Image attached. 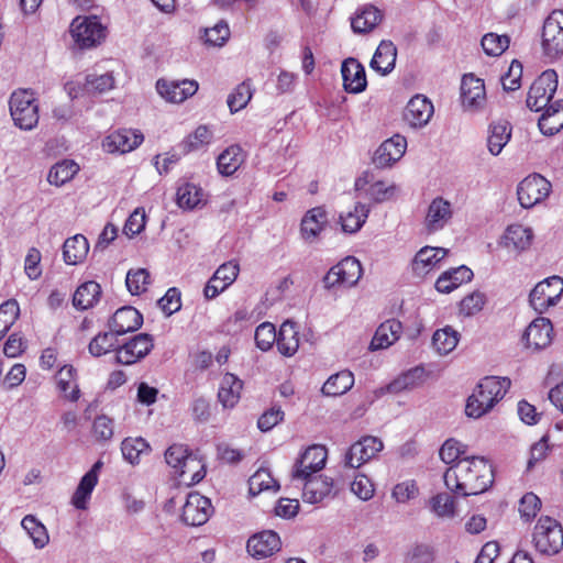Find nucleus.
I'll return each mask as SVG.
<instances>
[{
  "mask_svg": "<svg viewBox=\"0 0 563 563\" xmlns=\"http://www.w3.org/2000/svg\"><path fill=\"white\" fill-rule=\"evenodd\" d=\"M277 349L284 356H292L299 347V332L292 321H285L277 334Z\"/></svg>",
  "mask_w": 563,
  "mask_h": 563,
  "instance_id": "obj_35",
  "label": "nucleus"
},
{
  "mask_svg": "<svg viewBox=\"0 0 563 563\" xmlns=\"http://www.w3.org/2000/svg\"><path fill=\"white\" fill-rule=\"evenodd\" d=\"M343 87L350 93H360L367 87L364 66L353 57L346 58L341 66Z\"/></svg>",
  "mask_w": 563,
  "mask_h": 563,
  "instance_id": "obj_21",
  "label": "nucleus"
},
{
  "mask_svg": "<svg viewBox=\"0 0 563 563\" xmlns=\"http://www.w3.org/2000/svg\"><path fill=\"white\" fill-rule=\"evenodd\" d=\"M114 87V78L112 74L106 73L102 75H87L85 81V89L88 92L103 93Z\"/></svg>",
  "mask_w": 563,
  "mask_h": 563,
  "instance_id": "obj_60",
  "label": "nucleus"
},
{
  "mask_svg": "<svg viewBox=\"0 0 563 563\" xmlns=\"http://www.w3.org/2000/svg\"><path fill=\"white\" fill-rule=\"evenodd\" d=\"M383 448L384 445L380 439L372 435L364 437L352 444L346 452L345 465L352 468H358L380 452Z\"/></svg>",
  "mask_w": 563,
  "mask_h": 563,
  "instance_id": "obj_15",
  "label": "nucleus"
},
{
  "mask_svg": "<svg viewBox=\"0 0 563 563\" xmlns=\"http://www.w3.org/2000/svg\"><path fill=\"white\" fill-rule=\"evenodd\" d=\"M69 31L79 48L93 47L106 37V27L96 15L75 18Z\"/></svg>",
  "mask_w": 563,
  "mask_h": 563,
  "instance_id": "obj_5",
  "label": "nucleus"
},
{
  "mask_svg": "<svg viewBox=\"0 0 563 563\" xmlns=\"http://www.w3.org/2000/svg\"><path fill=\"white\" fill-rule=\"evenodd\" d=\"M563 291V279L559 276L549 277L538 283L531 290L529 301L531 307L539 313L555 306Z\"/></svg>",
  "mask_w": 563,
  "mask_h": 563,
  "instance_id": "obj_10",
  "label": "nucleus"
},
{
  "mask_svg": "<svg viewBox=\"0 0 563 563\" xmlns=\"http://www.w3.org/2000/svg\"><path fill=\"white\" fill-rule=\"evenodd\" d=\"M421 374L422 371L420 368L410 369L393 380L387 386V390L393 394H398L404 390L412 389L418 385V379L421 377Z\"/></svg>",
  "mask_w": 563,
  "mask_h": 563,
  "instance_id": "obj_57",
  "label": "nucleus"
},
{
  "mask_svg": "<svg viewBox=\"0 0 563 563\" xmlns=\"http://www.w3.org/2000/svg\"><path fill=\"white\" fill-rule=\"evenodd\" d=\"M511 382L508 377L486 376L476 385L468 396L465 413L472 418H481L489 412L504 398Z\"/></svg>",
  "mask_w": 563,
  "mask_h": 563,
  "instance_id": "obj_2",
  "label": "nucleus"
},
{
  "mask_svg": "<svg viewBox=\"0 0 563 563\" xmlns=\"http://www.w3.org/2000/svg\"><path fill=\"white\" fill-rule=\"evenodd\" d=\"M302 499L306 503L317 504L329 496L332 487V478L316 476L314 474L307 476L303 481Z\"/></svg>",
  "mask_w": 563,
  "mask_h": 563,
  "instance_id": "obj_26",
  "label": "nucleus"
},
{
  "mask_svg": "<svg viewBox=\"0 0 563 563\" xmlns=\"http://www.w3.org/2000/svg\"><path fill=\"white\" fill-rule=\"evenodd\" d=\"M550 191V181L539 174H532L519 183L518 201L522 208L529 209L544 200Z\"/></svg>",
  "mask_w": 563,
  "mask_h": 563,
  "instance_id": "obj_11",
  "label": "nucleus"
},
{
  "mask_svg": "<svg viewBox=\"0 0 563 563\" xmlns=\"http://www.w3.org/2000/svg\"><path fill=\"white\" fill-rule=\"evenodd\" d=\"M397 48L391 41H382L369 63L372 69L382 75H388L395 68Z\"/></svg>",
  "mask_w": 563,
  "mask_h": 563,
  "instance_id": "obj_28",
  "label": "nucleus"
},
{
  "mask_svg": "<svg viewBox=\"0 0 563 563\" xmlns=\"http://www.w3.org/2000/svg\"><path fill=\"white\" fill-rule=\"evenodd\" d=\"M484 81L473 74L464 75L461 82V99L465 108L476 109L485 101Z\"/></svg>",
  "mask_w": 563,
  "mask_h": 563,
  "instance_id": "obj_25",
  "label": "nucleus"
},
{
  "mask_svg": "<svg viewBox=\"0 0 563 563\" xmlns=\"http://www.w3.org/2000/svg\"><path fill=\"white\" fill-rule=\"evenodd\" d=\"M362 265L354 256H347L340 263L332 266L323 277L324 288L332 289L334 287H353L362 277Z\"/></svg>",
  "mask_w": 563,
  "mask_h": 563,
  "instance_id": "obj_7",
  "label": "nucleus"
},
{
  "mask_svg": "<svg viewBox=\"0 0 563 563\" xmlns=\"http://www.w3.org/2000/svg\"><path fill=\"white\" fill-rule=\"evenodd\" d=\"M101 295V287L98 283L90 280L80 285L73 297V305L80 310L91 308L98 302Z\"/></svg>",
  "mask_w": 563,
  "mask_h": 563,
  "instance_id": "obj_41",
  "label": "nucleus"
},
{
  "mask_svg": "<svg viewBox=\"0 0 563 563\" xmlns=\"http://www.w3.org/2000/svg\"><path fill=\"white\" fill-rule=\"evenodd\" d=\"M511 137V125L506 120L493 122L488 128L487 147L492 155L500 154Z\"/></svg>",
  "mask_w": 563,
  "mask_h": 563,
  "instance_id": "obj_32",
  "label": "nucleus"
},
{
  "mask_svg": "<svg viewBox=\"0 0 563 563\" xmlns=\"http://www.w3.org/2000/svg\"><path fill=\"white\" fill-rule=\"evenodd\" d=\"M249 486L250 494L254 496L264 490L273 489L274 492H277L279 489L277 481L274 479L271 473L264 468L258 470L250 477Z\"/></svg>",
  "mask_w": 563,
  "mask_h": 563,
  "instance_id": "obj_52",
  "label": "nucleus"
},
{
  "mask_svg": "<svg viewBox=\"0 0 563 563\" xmlns=\"http://www.w3.org/2000/svg\"><path fill=\"white\" fill-rule=\"evenodd\" d=\"M143 316L131 306L119 308L109 321V330L117 335L134 332L141 328Z\"/></svg>",
  "mask_w": 563,
  "mask_h": 563,
  "instance_id": "obj_24",
  "label": "nucleus"
},
{
  "mask_svg": "<svg viewBox=\"0 0 563 563\" xmlns=\"http://www.w3.org/2000/svg\"><path fill=\"white\" fill-rule=\"evenodd\" d=\"M243 162L244 155L241 146L231 145L218 156V170L221 175L231 176L239 169Z\"/></svg>",
  "mask_w": 563,
  "mask_h": 563,
  "instance_id": "obj_40",
  "label": "nucleus"
},
{
  "mask_svg": "<svg viewBox=\"0 0 563 563\" xmlns=\"http://www.w3.org/2000/svg\"><path fill=\"white\" fill-rule=\"evenodd\" d=\"M382 19L383 13L376 7L367 4L358 9L351 18V27L354 33L366 34L373 31Z\"/></svg>",
  "mask_w": 563,
  "mask_h": 563,
  "instance_id": "obj_29",
  "label": "nucleus"
},
{
  "mask_svg": "<svg viewBox=\"0 0 563 563\" xmlns=\"http://www.w3.org/2000/svg\"><path fill=\"white\" fill-rule=\"evenodd\" d=\"M75 376L76 368L71 365L63 366L57 374L58 390L70 401H77L80 397V390Z\"/></svg>",
  "mask_w": 563,
  "mask_h": 563,
  "instance_id": "obj_43",
  "label": "nucleus"
},
{
  "mask_svg": "<svg viewBox=\"0 0 563 563\" xmlns=\"http://www.w3.org/2000/svg\"><path fill=\"white\" fill-rule=\"evenodd\" d=\"M542 48L547 57L556 59L563 55V10H553L542 30Z\"/></svg>",
  "mask_w": 563,
  "mask_h": 563,
  "instance_id": "obj_9",
  "label": "nucleus"
},
{
  "mask_svg": "<svg viewBox=\"0 0 563 563\" xmlns=\"http://www.w3.org/2000/svg\"><path fill=\"white\" fill-rule=\"evenodd\" d=\"M543 110L538 121L539 129L544 135H553L563 128V100H556Z\"/></svg>",
  "mask_w": 563,
  "mask_h": 563,
  "instance_id": "obj_30",
  "label": "nucleus"
},
{
  "mask_svg": "<svg viewBox=\"0 0 563 563\" xmlns=\"http://www.w3.org/2000/svg\"><path fill=\"white\" fill-rule=\"evenodd\" d=\"M536 549L548 555L558 554L563 549V528L549 516L541 517L533 533Z\"/></svg>",
  "mask_w": 563,
  "mask_h": 563,
  "instance_id": "obj_3",
  "label": "nucleus"
},
{
  "mask_svg": "<svg viewBox=\"0 0 563 563\" xmlns=\"http://www.w3.org/2000/svg\"><path fill=\"white\" fill-rule=\"evenodd\" d=\"M154 347L151 334L140 333L121 346H118L115 362L122 365H131L144 358Z\"/></svg>",
  "mask_w": 563,
  "mask_h": 563,
  "instance_id": "obj_13",
  "label": "nucleus"
},
{
  "mask_svg": "<svg viewBox=\"0 0 563 563\" xmlns=\"http://www.w3.org/2000/svg\"><path fill=\"white\" fill-rule=\"evenodd\" d=\"M97 484L98 476L92 473H86L81 477L71 497V504L75 506V508L81 510L87 508V503L90 499L91 493Z\"/></svg>",
  "mask_w": 563,
  "mask_h": 563,
  "instance_id": "obj_45",
  "label": "nucleus"
},
{
  "mask_svg": "<svg viewBox=\"0 0 563 563\" xmlns=\"http://www.w3.org/2000/svg\"><path fill=\"white\" fill-rule=\"evenodd\" d=\"M251 86L247 81H243L228 96V106L231 113H235L247 106L252 98Z\"/></svg>",
  "mask_w": 563,
  "mask_h": 563,
  "instance_id": "obj_53",
  "label": "nucleus"
},
{
  "mask_svg": "<svg viewBox=\"0 0 563 563\" xmlns=\"http://www.w3.org/2000/svg\"><path fill=\"white\" fill-rule=\"evenodd\" d=\"M21 525L37 549H42L48 543L49 538L46 528L34 516H25Z\"/></svg>",
  "mask_w": 563,
  "mask_h": 563,
  "instance_id": "obj_51",
  "label": "nucleus"
},
{
  "mask_svg": "<svg viewBox=\"0 0 563 563\" xmlns=\"http://www.w3.org/2000/svg\"><path fill=\"white\" fill-rule=\"evenodd\" d=\"M212 512L210 499L199 493H190L183 506L181 520L191 527L205 525Z\"/></svg>",
  "mask_w": 563,
  "mask_h": 563,
  "instance_id": "obj_14",
  "label": "nucleus"
},
{
  "mask_svg": "<svg viewBox=\"0 0 563 563\" xmlns=\"http://www.w3.org/2000/svg\"><path fill=\"white\" fill-rule=\"evenodd\" d=\"M473 272L462 265L456 268L444 272L435 282V288L438 291L449 294L461 284L472 280Z\"/></svg>",
  "mask_w": 563,
  "mask_h": 563,
  "instance_id": "obj_34",
  "label": "nucleus"
},
{
  "mask_svg": "<svg viewBox=\"0 0 563 563\" xmlns=\"http://www.w3.org/2000/svg\"><path fill=\"white\" fill-rule=\"evenodd\" d=\"M354 385V375L350 371H341L331 375L323 384L321 391L324 396L336 397L349 391Z\"/></svg>",
  "mask_w": 563,
  "mask_h": 563,
  "instance_id": "obj_39",
  "label": "nucleus"
},
{
  "mask_svg": "<svg viewBox=\"0 0 563 563\" xmlns=\"http://www.w3.org/2000/svg\"><path fill=\"white\" fill-rule=\"evenodd\" d=\"M552 333L553 327L550 319L539 317L528 325L522 335V340L527 346L541 350L551 343Z\"/></svg>",
  "mask_w": 563,
  "mask_h": 563,
  "instance_id": "obj_22",
  "label": "nucleus"
},
{
  "mask_svg": "<svg viewBox=\"0 0 563 563\" xmlns=\"http://www.w3.org/2000/svg\"><path fill=\"white\" fill-rule=\"evenodd\" d=\"M158 306L166 316H172L181 308L180 291L176 287L169 288L158 300Z\"/></svg>",
  "mask_w": 563,
  "mask_h": 563,
  "instance_id": "obj_63",
  "label": "nucleus"
},
{
  "mask_svg": "<svg viewBox=\"0 0 563 563\" xmlns=\"http://www.w3.org/2000/svg\"><path fill=\"white\" fill-rule=\"evenodd\" d=\"M277 334L275 327L269 322H263L255 330V343L262 351H268L275 342H277Z\"/></svg>",
  "mask_w": 563,
  "mask_h": 563,
  "instance_id": "obj_59",
  "label": "nucleus"
},
{
  "mask_svg": "<svg viewBox=\"0 0 563 563\" xmlns=\"http://www.w3.org/2000/svg\"><path fill=\"white\" fill-rule=\"evenodd\" d=\"M202 189L194 184L186 183L177 189V205L183 209L191 210L202 201Z\"/></svg>",
  "mask_w": 563,
  "mask_h": 563,
  "instance_id": "obj_48",
  "label": "nucleus"
},
{
  "mask_svg": "<svg viewBox=\"0 0 563 563\" xmlns=\"http://www.w3.org/2000/svg\"><path fill=\"white\" fill-rule=\"evenodd\" d=\"M166 463L175 470L180 482H186L185 467L200 466V468L190 476L189 484H198L206 476L205 465L189 453L187 446L183 444H173L165 452Z\"/></svg>",
  "mask_w": 563,
  "mask_h": 563,
  "instance_id": "obj_6",
  "label": "nucleus"
},
{
  "mask_svg": "<svg viewBox=\"0 0 563 563\" xmlns=\"http://www.w3.org/2000/svg\"><path fill=\"white\" fill-rule=\"evenodd\" d=\"M532 239L533 232L530 228H526L521 224H512L506 229L504 244L508 249L520 252L531 245Z\"/></svg>",
  "mask_w": 563,
  "mask_h": 563,
  "instance_id": "obj_38",
  "label": "nucleus"
},
{
  "mask_svg": "<svg viewBox=\"0 0 563 563\" xmlns=\"http://www.w3.org/2000/svg\"><path fill=\"white\" fill-rule=\"evenodd\" d=\"M89 251L87 239L82 234L68 238L63 245V257L66 264L77 265L81 263Z\"/></svg>",
  "mask_w": 563,
  "mask_h": 563,
  "instance_id": "obj_37",
  "label": "nucleus"
},
{
  "mask_svg": "<svg viewBox=\"0 0 563 563\" xmlns=\"http://www.w3.org/2000/svg\"><path fill=\"white\" fill-rule=\"evenodd\" d=\"M230 37V29L227 22L219 21L214 26L207 27L203 33V41L211 46H222Z\"/></svg>",
  "mask_w": 563,
  "mask_h": 563,
  "instance_id": "obj_58",
  "label": "nucleus"
},
{
  "mask_svg": "<svg viewBox=\"0 0 563 563\" xmlns=\"http://www.w3.org/2000/svg\"><path fill=\"white\" fill-rule=\"evenodd\" d=\"M79 166L70 159L56 163L48 172L47 181L54 186H63L78 173Z\"/></svg>",
  "mask_w": 563,
  "mask_h": 563,
  "instance_id": "obj_44",
  "label": "nucleus"
},
{
  "mask_svg": "<svg viewBox=\"0 0 563 563\" xmlns=\"http://www.w3.org/2000/svg\"><path fill=\"white\" fill-rule=\"evenodd\" d=\"M371 209L368 206L356 202L354 209L340 216L342 230L345 233H356L364 225Z\"/></svg>",
  "mask_w": 563,
  "mask_h": 563,
  "instance_id": "obj_42",
  "label": "nucleus"
},
{
  "mask_svg": "<svg viewBox=\"0 0 563 563\" xmlns=\"http://www.w3.org/2000/svg\"><path fill=\"white\" fill-rule=\"evenodd\" d=\"M443 478L455 496L466 497L486 492L494 483V471L485 457L465 456L451 465Z\"/></svg>",
  "mask_w": 563,
  "mask_h": 563,
  "instance_id": "obj_1",
  "label": "nucleus"
},
{
  "mask_svg": "<svg viewBox=\"0 0 563 563\" xmlns=\"http://www.w3.org/2000/svg\"><path fill=\"white\" fill-rule=\"evenodd\" d=\"M144 140L140 131L131 129H119L112 132L103 141V147L109 153H128L136 148Z\"/></svg>",
  "mask_w": 563,
  "mask_h": 563,
  "instance_id": "obj_19",
  "label": "nucleus"
},
{
  "mask_svg": "<svg viewBox=\"0 0 563 563\" xmlns=\"http://www.w3.org/2000/svg\"><path fill=\"white\" fill-rule=\"evenodd\" d=\"M243 388V382L234 374L227 373L221 380L218 391V399L225 408H233L240 397Z\"/></svg>",
  "mask_w": 563,
  "mask_h": 563,
  "instance_id": "obj_36",
  "label": "nucleus"
},
{
  "mask_svg": "<svg viewBox=\"0 0 563 563\" xmlns=\"http://www.w3.org/2000/svg\"><path fill=\"white\" fill-rule=\"evenodd\" d=\"M124 460L131 464H137L143 454L151 451L150 444L143 438H126L121 443Z\"/></svg>",
  "mask_w": 563,
  "mask_h": 563,
  "instance_id": "obj_47",
  "label": "nucleus"
},
{
  "mask_svg": "<svg viewBox=\"0 0 563 563\" xmlns=\"http://www.w3.org/2000/svg\"><path fill=\"white\" fill-rule=\"evenodd\" d=\"M115 336L117 334L111 330L109 332H101L97 334L88 345L89 353L95 357H99L112 350L117 352L118 340Z\"/></svg>",
  "mask_w": 563,
  "mask_h": 563,
  "instance_id": "obj_50",
  "label": "nucleus"
},
{
  "mask_svg": "<svg viewBox=\"0 0 563 563\" xmlns=\"http://www.w3.org/2000/svg\"><path fill=\"white\" fill-rule=\"evenodd\" d=\"M459 343V332L452 327L439 329L433 333L432 344L439 354L446 355L452 352Z\"/></svg>",
  "mask_w": 563,
  "mask_h": 563,
  "instance_id": "obj_46",
  "label": "nucleus"
},
{
  "mask_svg": "<svg viewBox=\"0 0 563 563\" xmlns=\"http://www.w3.org/2000/svg\"><path fill=\"white\" fill-rule=\"evenodd\" d=\"M486 303V296L481 291H474L464 297L460 303V311L471 317L479 312Z\"/></svg>",
  "mask_w": 563,
  "mask_h": 563,
  "instance_id": "obj_61",
  "label": "nucleus"
},
{
  "mask_svg": "<svg viewBox=\"0 0 563 563\" xmlns=\"http://www.w3.org/2000/svg\"><path fill=\"white\" fill-rule=\"evenodd\" d=\"M510 40L507 35L488 33L482 38V47L488 56H499L509 46Z\"/></svg>",
  "mask_w": 563,
  "mask_h": 563,
  "instance_id": "obj_56",
  "label": "nucleus"
},
{
  "mask_svg": "<svg viewBox=\"0 0 563 563\" xmlns=\"http://www.w3.org/2000/svg\"><path fill=\"white\" fill-rule=\"evenodd\" d=\"M156 89L166 101L180 103L197 92L198 82L190 79L173 81L159 79L156 82Z\"/></svg>",
  "mask_w": 563,
  "mask_h": 563,
  "instance_id": "obj_18",
  "label": "nucleus"
},
{
  "mask_svg": "<svg viewBox=\"0 0 563 563\" xmlns=\"http://www.w3.org/2000/svg\"><path fill=\"white\" fill-rule=\"evenodd\" d=\"M282 541L273 530H265L252 536L247 540V552L255 559H264L279 551Z\"/></svg>",
  "mask_w": 563,
  "mask_h": 563,
  "instance_id": "obj_20",
  "label": "nucleus"
},
{
  "mask_svg": "<svg viewBox=\"0 0 563 563\" xmlns=\"http://www.w3.org/2000/svg\"><path fill=\"white\" fill-rule=\"evenodd\" d=\"M328 222L327 212L322 207L308 210L301 220V236L307 242H313Z\"/></svg>",
  "mask_w": 563,
  "mask_h": 563,
  "instance_id": "obj_27",
  "label": "nucleus"
},
{
  "mask_svg": "<svg viewBox=\"0 0 563 563\" xmlns=\"http://www.w3.org/2000/svg\"><path fill=\"white\" fill-rule=\"evenodd\" d=\"M10 113L16 126L32 130L38 122V104L27 90L14 91L10 98Z\"/></svg>",
  "mask_w": 563,
  "mask_h": 563,
  "instance_id": "obj_4",
  "label": "nucleus"
},
{
  "mask_svg": "<svg viewBox=\"0 0 563 563\" xmlns=\"http://www.w3.org/2000/svg\"><path fill=\"white\" fill-rule=\"evenodd\" d=\"M446 254V249L424 246L416 254L412 268L418 275H424L443 260Z\"/></svg>",
  "mask_w": 563,
  "mask_h": 563,
  "instance_id": "obj_33",
  "label": "nucleus"
},
{
  "mask_svg": "<svg viewBox=\"0 0 563 563\" xmlns=\"http://www.w3.org/2000/svg\"><path fill=\"white\" fill-rule=\"evenodd\" d=\"M402 331L401 322L396 319H389L383 322L376 330L371 342V350L386 349L396 342Z\"/></svg>",
  "mask_w": 563,
  "mask_h": 563,
  "instance_id": "obj_31",
  "label": "nucleus"
},
{
  "mask_svg": "<svg viewBox=\"0 0 563 563\" xmlns=\"http://www.w3.org/2000/svg\"><path fill=\"white\" fill-rule=\"evenodd\" d=\"M211 139V131L206 125H199L192 134L188 135L187 139L178 145V147L181 154L186 155L209 144Z\"/></svg>",
  "mask_w": 563,
  "mask_h": 563,
  "instance_id": "obj_49",
  "label": "nucleus"
},
{
  "mask_svg": "<svg viewBox=\"0 0 563 563\" xmlns=\"http://www.w3.org/2000/svg\"><path fill=\"white\" fill-rule=\"evenodd\" d=\"M522 65L518 60H512L508 71L501 77L503 88L506 91H515L521 86Z\"/></svg>",
  "mask_w": 563,
  "mask_h": 563,
  "instance_id": "obj_62",
  "label": "nucleus"
},
{
  "mask_svg": "<svg viewBox=\"0 0 563 563\" xmlns=\"http://www.w3.org/2000/svg\"><path fill=\"white\" fill-rule=\"evenodd\" d=\"M558 88V75L555 70H544L531 85L527 107L533 111H541L549 107Z\"/></svg>",
  "mask_w": 563,
  "mask_h": 563,
  "instance_id": "obj_8",
  "label": "nucleus"
},
{
  "mask_svg": "<svg viewBox=\"0 0 563 563\" xmlns=\"http://www.w3.org/2000/svg\"><path fill=\"white\" fill-rule=\"evenodd\" d=\"M434 108L432 102L422 95L412 97L404 111V120L413 129L426 126L432 118Z\"/></svg>",
  "mask_w": 563,
  "mask_h": 563,
  "instance_id": "obj_17",
  "label": "nucleus"
},
{
  "mask_svg": "<svg viewBox=\"0 0 563 563\" xmlns=\"http://www.w3.org/2000/svg\"><path fill=\"white\" fill-rule=\"evenodd\" d=\"M327 455L328 452L323 445L313 444L307 448L292 467L291 479L303 481L307 476L321 471L325 465Z\"/></svg>",
  "mask_w": 563,
  "mask_h": 563,
  "instance_id": "obj_12",
  "label": "nucleus"
},
{
  "mask_svg": "<svg viewBox=\"0 0 563 563\" xmlns=\"http://www.w3.org/2000/svg\"><path fill=\"white\" fill-rule=\"evenodd\" d=\"M406 148V137L395 134L379 145L374 154L373 163L378 168L389 167L404 156Z\"/></svg>",
  "mask_w": 563,
  "mask_h": 563,
  "instance_id": "obj_16",
  "label": "nucleus"
},
{
  "mask_svg": "<svg viewBox=\"0 0 563 563\" xmlns=\"http://www.w3.org/2000/svg\"><path fill=\"white\" fill-rule=\"evenodd\" d=\"M125 285L131 295H141L150 285V273L145 268L130 269L126 274Z\"/></svg>",
  "mask_w": 563,
  "mask_h": 563,
  "instance_id": "obj_54",
  "label": "nucleus"
},
{
  "mask_svg": "<svg viewBox=\"0 0 563 563\" xmlns=\"http://www.w3.org/2000/svg\"><path fill=\"white\" fill-rule=\"evenodd\" d=\"M541 500L533 493H527L520 499L519 512L527 521L534 518L540 510Z\"/></svg>",
  "mask_w": 563,
  "mask_h": 563,
  "instance_id": "obj_64",
  "label": "nucleus"
},
{
  "mask_svg": "<svg viewBox=\"0 0 563 563\" xmlns=\"http://www.w3.org/2000/svg\"><path fill=\"white\" fill-rule=\"evenodd\" d=\"M466 446L455 439H448L440 448V459L445 463L453 465L456 461L465 457Z\"/></svg>",
  "mask_w": 563,
  "mask_h": 563,
  "instance_id": "obj_55",
  "label": "nucleus"
},
{
  "mask_svg": "<svg viewBox=\"0 0 563 563\" xmlns=\"http://www.w3.org/2000/svg\"><path fill=\"white\" fill-rule=\"evenodd\" d=\"M453 214L451 202L442 197L434 198L427 210L424 227L429 233L442 230Z\"/></svg>",
  "mask_w": 563,
  "mask_h": 563,
  "instance_id": "obj_23",
  "label": "nucleus"
}]
</instances>
